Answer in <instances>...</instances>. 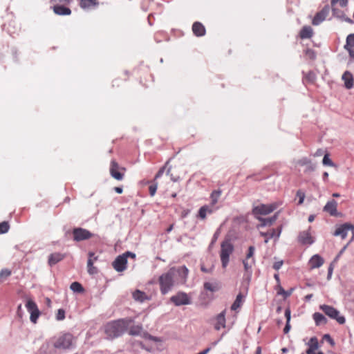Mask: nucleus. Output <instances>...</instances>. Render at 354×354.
<instances>
[{"label":"nucleus","mask_w":354,"mask_h":354,"mask_svg":"<svg viewBox=\"0 0 354 354\" xmlns=\"http://www.w3.org/2000/svg\"><path fill=\"white\" fill-rule=\"evenodd\" d=\"M344 48L347 51H348V49L354 48V34H350L347 36Z\"/></svg>","instance_id":"33"},{"label":"nucleus","mask_w":354,"mask_h":354,"mask_svg":"<svg viewBox=\"0 0 354 354\" xmlns=\"http://www.w3.org/2000/svg\"><path fill=\"white\" fill-rule=\"evenodd\" d=\"M9 230L8 223L3 221L0 223V234L6 233Z\"/></svg>","instance_id":"41"},{"label":"nucleus","mask_w":354,"mask_h":354,"mask_svg":"<svg viewBox=\"0 0 354 354\" xmlns=\"http://www.w3.org/2000/svg\"><path fill=\"white\" fill-rule=\"evenodd\" d=\"M290 328H291V326H290V323L286 322V326L283 328V333L285 334H287L290 331Z\"/></svg>","instance_id":"55"},{"label":"nucleus","mask_w":354,"mask_h":354,"mask_svg":"<svg viewBox=\"0 0 354 354\" xmlns=\"http://www.w3.org/2000/svg\"><path fill=\"white\" fill-rule=\"evenodd\" d=\"M201 271L203 272L209 273V272H212L213 268H211L209 269H207V268H206L204 266H201Z\"/></svg>","instance_id":"58"},{"label":"nucleus","mask_w":354,"mask_h":354,"mask_svg":"<svg viewBox=\"0 0 354 354\" xmlns=\"http://www.w3.org/2000/svg\"><path fill=\"white\" fill-rule=\"evenodd\" d=\"M170 301L176 306L189 305L191 304V299L185 292H178L170 298Z\"/></svg>","instance_id":"7"},{"label":"nucleus","mask_w":354,"mask_h":354,"mask_svg":"<svg viewBox=\"0 0 354 354\" xmlns=\"http://www.w3.org/2000/svg\"><path fill=\"white\" fill-rule=\"evenodd\" d=\"M53 10L57 15H70L71 14V10L64 5L54 4Z\"/></svg>","instance_id":"20"},{"label":"nucleus","mask_w":354,"mask_h":354,"mask_svg":"<svg viewBox=\"0 0 354 354\" xmlns=\"http://www.w3.org/2000/svg\"><path fill=\"white\" fill-rule=\"evenodd\" d=\"M26 308L30 314V319L31 322L34 324L37 323V321L40 315V312L36 303L32 300L29 299L26 304Z\"/></svg>","instance_id":"10"},{"label":"nucleus","mask_w":354,"mask_h":354,"mask_svg":"<svg viewBox=\"0 0 354 354\" xmlns=\"http://www.w3.org/2000/svg\"><path fill=\"white\" fill-rule=\"evenodd\" d=\"M279 207V203H273L271 204H261L252 209V214L256 218L261 217V215H267L272 212Z\"/></svg>","instance_id":"6"},{"label":"nucleus","mask_w":354,"mask_h":354,"mask_svg":"<svg viewBox=\"0 0 354 354\" xmlns=\"http://www.w3.org/2000/svg\"><path fill=\"white\" fill-rule=\"evenodd\" d=\"M313 317L317 326L324 325L327 322L326 318L320 313H315Z\"/></svg>","instance_id":"29"},{"label":"nucleus","mask_w":354,"mask_h":354,"mask_svg":"<svg viewBox=\"0 0 354 354\" xmlns=\"http://www.w3.org/2000/svg\"><path fill=\"white\" fill-rule=\"evenodd\" d=\"M349 230H352L353 234H354V225L346 223L338 226L333 232V235L335 236H340L342 239H344L347 236ZM353 236H353L352 239H353ZM352 240L353 239H351L350 241H352Z\"/></svg>","instance_id":"9"},{"label":"nucleus","mask_w":354,"mask_h":354,"mask_svg":"<svg viewBox=\"0 0 354 354\" xmlns=\"http://www.w3.org/2000/svg\"><path fill=\"white\" fill-rule=\"evenodd\" d=\"M348 54L351 58L354 59V48H351V49H348Z\"/></svg>","instance_id":"59"},{"label":"nucleus","mask_w":354,"mask_h":354,"mask_svg":"<svg viewBox=\"0 0 354 354\" xmlns=\"http://www.w3.org/2000/svg\"><path fill=\"white\" fill-rule=\"evenodd\" d=\"M158 187V183L156 181H153V183L149 187V194L151 196H153L156 192Z\"/></svg>","instance_id":"43"},{"label":"nucleus","mask_w":354,"mask_h":354,"mask_svg":"<svg viewBox=\"0 0 354 354\" xmlns=\"http://www.w3.org/2000/svg\"><path fill=\"white\" fill-rule=\"evenodd\" d=\"M337 203L336 201L332 199L327 202V203L324 207V211L328 212L330 215L331 216H337Z\"/></svg>","instance_id":"19"},{"label":"nucleus","mask_w":354,"mask_h":354,"mask_svg":"<svg viewBox=\"0 0 354 354\" xmlns=\"http://www.w3.org/2000/svg\"><path fill=\"white\" fill-rule=\"evenodd\" d=\"M243 296L242 295L241 293H239V295H237L235 301L233 302V304L231 306V309L232 310H237L238 308H239L241 306V305L243 304Z\"/></svg>","instance_id":"31"},{"label":"nucleus","mask_w":354,"mask_h":354,"mask_svg":"<svg viewBox=\"0 0 354 354\" xmlns=\"http://www.w3.org/2000/svg\"><path fill=\"white\" fill-rule=\"evenodd\" d=\"M314 219H315V216L312 214L308 216V220L309 222H313L314 221Z\"/></svg>","instance_id":"64"},{"label":"nucleus","mask_w":354,"mask_h":354,"mask_svg":"<svg viewBox=\"0 0 354 354\" xmlns=\"http://www.w3.org/2000/svg\"><path fill=\"white\" fill-rule=\"evenodd\" d=\"M313 35V30L309 26H304L299 32V36L301 39H309L312 37Z\"/></svg>","instance_id":"27"},{"label":"nucleus","mask_w":354,"mask_h":354,"mask_svg":"<svg viewBox=\"0 0 354 354\" xmlns=\"http://www.w3.org/2000/svg\"><path fill=\"white\" fill-rule=\"evenodd\" d=\"M216 209H217V207H214L210 204L209 205H203L198 210V217L203 220L207 217V214H212Z\"/></svg>","instance_id":"18"},{"label":"nucleus","mask_w":354,"mask_h":354,"mask_svg":"<svg viewBox=\"0 0 354 354\" xmlns=\"http://www.w3.org/2000/svg\"><path fill=\"white\" fill-rule=\"evenodd\" d=\"M203 286L206 290H209L210 292H215L218 290L216 286L209 282H205Z\"/></svg>","instance_id":"37"},{"label":"nucleus","mask_w":354,"mask_h":354,"mask_svg":"<svg viewBox=\"0 0 354 354\" xmlns=\"http://www.w3.org/2000/svg\"><path fill=\"white\" fill-rule=\"evenodd\" d=\"M128 322L125 319H118L106 324L104 332L110 339L121 336L127 330Z\"/></svg>","instance_id":"2"},{"label":"nucleus","mask_w":354,"mask_h":354,"mask_svg":"<svg viewBox=\"0 0 354 354\" xmlns=\"http://www.w3.org/2000/svg\"><path fill=\"white\" fill-rule=\"evenodd\" d=\"M189 270L185 266L172 267L158 279L160 292L168 293L176 284H185L187 279Z\"/></svg>","instance_id":"1"},{"label":"nucleus","mask_w":354,"mask_h":354,"mask_svg":"<svg viewBox=\"0 0 354 354\" xmlns=\"http://www.w3.org/2000/svg\"><path fill=\"white\" fill-rule=\"evenodd\" d=\"M11 275V271L8 269H2L0 272V279L6 278Z\"/></svg>","instance_id":"44"},{"label":"nucleus","mask_w":354,"mask_h":354,"mask_svg":"<svg viewBox=\"0 0 354 354\" xmlns=\"http://www.w3.org/2000/svg\"><path fill=\"white\" fill-rule=\"evenodd\" d=\"M74 337L70 333H66L59 337L54 342L53 346L59 349H68L73 346Z\"/></svg>","instance_id":"5"},{"label":"nucleus","mask_w":354,"mask_h":354,"mask_svg":"<svg viewBox=\"0 0 354 354\" xmlns=\"http://www.w3.org/2000/svg\"><path fill=\"white\" fill-rule=\"evenodd\" d=\"M296 196L299 198L298 204L301 205L305 199V192L299 189L297 192Z\"/></svg>","instance_id":"40"},{"label":"nucleus","mask_w":354,"mask_h":354,"mask_svg":"<svg viewBox=\"0 0 354 354\" xmlns=\"http://www.w3.org/2000/svg\"><path fill=\"white\" fill-rule=\"evenodd\" d=\"M254 252H255V248L252 245L250 246L248 248V253L246 254L245 259L251 260L252 259H254Z\"/></svg>","instance_id":"38"},{"label":"nucleus","mask_w":354,"mask_h":354,"mask_svg":"<svg viewBox=\"0 0 354 354\" xmlns=\"http://www.w3.org/2000/svg\"><path fill=\"white\" fill-rule=\"evenodd\" d=\"M64 318H65L64 310L62 309V308L59 309L56 314V319L58 321H62V320L64 319Z\"/></svg>","instance_id":"42"},{"label":"nucleus","mask_w":354,"mask_h":354,"mask_svg":"<svg viewBox=\"0 0 354 354\" xmlns=\"http://www.w3.org/2000/svg\"><path fill=\"white\" fill-rule=\"evenodd\" d=\"M125 170V168L120 167L115 160H111L109 171L113 178L117 180H123Z\"/></svg>","instance_id":"8"},{"label":"nucleus","mask_w":354,"mask_h":354,"mask_svg":"<svg viewBox=\"0 0 354 354\" xmlns=\"http://www.w3.org/2000/svg\"><path fill=\"white\" fill-rule=\"evenodd\" d=\"M70 288L74 292L81 293L84 292V288L79 282L77 281L73 282L71 284Z\"/></svg>","instance_id":"34"},{"label":"nucleus","mask_w":354,"mask_h":354,"mask_svg":"<svg viewBox=\"0 0 354 354\" xmlns=\"http://www.w3.org/2000/svg\"><path fill=\"white\" fill-rule=\"evenodd\" d=\"M342 80L344 81V86L347 89H351L354 86V78L352 73L348 71H345L342 76Z\"/></svg>","instance_id":"17"},{"label":"nucleus","mask_w":354,"mask_h":354,"mask_svg":"<svg viewBox=\"0 0 354 354\" xmlns=\"http://www.w3.org/2000/svg\"><path fill=\"white\" fill-rule=\"evenodd\" d=\"M319 308L330 318L335 319L339 324H344L346 322L345 317L340 315L339 310L331 306L323 304Z\"/></svg>","instance_id":"4"},{"label":"nucleus","mask_w":354,"mask_h":354,"mask_svg":"<svg viewBox=\"0 0 354 354\" xmlns=\"http://www.w3.org/2000/svg\"><path fill=\"white\" fill-rule=\"evenodd\" d=\"M254 354H261V348L260 346H258L256 349Z\"/></svg>","instance_id":"62"},{"label":"nucleus","mask_w":354,"mask_h":354,"mask_svg":"<svg viewBox=\"0 0 354 354\" xmlns=\"http://www.w3.org/2000/svg\"><path fill=\"white\" fill-rule=\"evenodd\" d=\"M309 348L308 349H311L313 351L317 350L319 347L318 340L315 337H311L308 342Z\"/></svg>","instance_id":"35"},{"label":"nucleus","mask_w":354,"mask_h":354,"mask_svg":"<svg viewBox=\"0 0 354 354\" xmlns=\"http://www.w3.org/2000/svg\"><path fill=\"white\" fill-rule=\"evenodd\" d=\"M351 243L348 242L345 246H344L341 250L339 251V252L338 253V254L337 255V257H335V260H337L340 257L341 255L344 252V251L346 250L348 245H349V243Z\"/></svg>","instance_id":"52"},{"label":"nucleus","mask_w":354,"mask_h":354,"mask_svg":"<svg viewBox=\"0 0 354 354\" xmlns=\"http://www.w3.org/2000/svg\"><path fill=\"white\" fill-rule=\"evenodd\" d=\"M324 263V259L319 254H314L309 260V266L311 270L321 267Z\"/></svg>","instance_id":"16"},{"label":"nucleus","mask_w":354,"mask_h":354,"mask_svg":"<svg viewBox=\"0 0 354 354\" xmlns=\"http://www.w3.org/2000/svg\"><path fill=\"white\" fill-rule=\"evenodd\" d=\"M348 0H339V3L341 7H344L346 6Z\"/></svg>","instance_id":"60"},{"label":"nucleus","mask_w":354,"mask_h":354,"mask_svg":"<svg viewBox=\"0 0 354 354\" xmlns=\"http://www.w3.org/2000/svg\"><path fill=\"white\" fill-rule=\"evenodd\" d=\"M306 78L310 82H313L315 80V75L313 72L310 71L306 76Z\"/></svg>","instance_id":"46"},{"label":"nucleus","mask_w":354,"mask_h":354,"mask_svg":"<svg viewBox=\"0 0 354 354\" xmlns=\"http://www.w3.org/2000/svg\"><path fill=\"white\" fill-rule=\"evenodd\" d=\"M324 339L329 342L332 346L335 344L334 340L331 338L330 335L328 334H325L324 335Z\"/></svg>","instance_id":"50"},{"label":"nucleus","mask_w":354,"mask_h":354,"mask_svg":"<svg viewBox=\"0 0 354 354\" xmlns=\"http://www.w3.org/2000/svg\"><path fill=\"white\" fill-rule=\"evenodd\" d=\"M97 0H80V6L83 9H91L98 6Z\"/></svg>","instance_id":"26"},{"label":"nucleus","mask_w":354,"mask_h":354,"mask_svg":"<svg viewBox=\"0 0 354 354\" xmlns=\"http://www.w3.org/2000/svg\"><path fill=\"white\" fill-rule=\"evenodd\" d=\"M225 327V310H223L216 317V323L214 326L216 330H219Z\"/></svg>","instance_id":"23"},{"label":"nucleus","mask_w":354,"mask_h":354,"mask_svg":"<svg viewBox=\"0 0 354 354\" xmlns=\"http://www.w3.org/2000/svg\"><path fill=\"white\" fill-rule=\"evenodd\" d=\"M73 239L75 241L87 240L93 236L92 233H91L88 230L82 227L74 228L73 230Z\"/></svg>","instance_id":"11"},{"label":"nucleus","mask_w":354,"mask_h":354,"mask_svg":"<svg viewBox=\"0 0 354 354\" xmlns=\"http://www.w3.org/2000/svg\"><path fill=\"white\" fill-rule=\"evenodd\" d=\"M17 313L19 317H21V316H22V306H21V304H19L18 306Z\"/></svg>","instance_id":"57"},{"label":"nucleus","mask_w":354,"mask_h":354,"mask_svg":"<svg viewBox=\"0 0 354 354\" xmlns=\"http://www.w3.org/2000/svg\"><path fill=\"white\" fill-rule=\"evenodd\" d=\"M165 166H163L162 167L159 171L157 172V174H156L155 177H154V179H153V181H156V180L159 178H160L162 174H164L165 172Z\"/></svg>","instance_id":"45"},{"label":"nucleus","mask_w":354,"mask_h":354,"mask_svg":"<svg viewBox=\"0 0 354 354\" xmlns=\"http://www.w3.org/2000/svg\"><path fill=\"white\" fill-rule=\"evenodd\" d=\"M141 328L139 326H136L135 328H133L130 330L129 333L132 335H138L140 332Z\"/></svg>","instance_id":"47"},{"label":"nucleus","mask_w":354,"mask_h":354,"mask_svg":"<svg viewBox=\"0 0 354 354\" xmlns=\"http://www.w3.org/2000/svg\"><path fill=\"white\" fill-rule=\"evenodd\" d=\"M127 259H126L124 255H119L116 257V259L113 261L112 266L113 268L117 272H122L127 268Z\"/></svg>","instance_id":"12"},{"label":"nucleus","mask_w":354,"mask_h":354,"mask_svg":"<svg viewBox=\"0 0 354 354\" xmlns=\"http://www.w3.org/2000/svg\"><path fill=\"white\" fill-rule=\"evenodd\" d=\"M309 228L308 230L302 231L298 236V241L303 245H311L314 243Z\"/></svg>","instance_id":"14"},{"label":"nucleus","mask_w":354,"mask_h":354,"mask_svg":"<svg viewBox=\"0 0 354 354\" xmlns=\"http://www.w3.org/2000/svg\"><path fill=\"white\" fill-rule=\"evenodd\" d=\"M222 194V191L221 189L214 190L210 194L211 203L210 205L214 206L218 203V199L220 198Z\"/></svg>","instance_id":"30"},{"label":"nucleus","mask_w":354,"mask_h":354,"mask_svg":"<svg viewBox=\"0 0 354 354\" xmlns=\"http://www.w3.org/2000/svg\"><path fill=\"white\" fill-rule=\"evenodd\" d=\"M192 30L194 34L197 37H201L205 34V28L204 26L200 22H194L192 26Z\"/></svg>","instance_id":"24"},{"label":"nucleus","mask_w":354,"mask_h":354,"mask_svg":"<svg viewBox=\"0 0 354 354\" xmlns=\"http://www.w3.org/2000/svg\"><path fill=\"white\" fill-rule=\"evenodd\" d=\"M333 265L330 264L328 269V276H327V279L329 280L330 278H331V276H332V274H333Z\"/></svg>","instance_id":"54"},{"label":"nucleus","mask_w":354,"mask_h":354,"mask_svg":"<svg viewBox=\"0 0 354 354\" xmlns=\"http://www.w3.org/2000/svg\"><path fill=\"white\" fill-rule=\"evenodd\" d=\"M284 315L286 318V322L290 323L291 318V311L289 308L285 310Z\"/></svg>","instance_id":"48"},{"label":"nucleus","mask_w":354,"mask_h":354,"mask_svg":"<svg viewBox=\"0 0 354 354\" xmlns=\"http://www.w3.org/2000/svg\"><path fill=\"white\" fill-rule=\"evenodd\" d=\"M114 190L115 191L116 193L118 194H122V192H123V189L122 187H115L114 188Z\"/></svg>","instance_id":"61"},{"label":"nucleus","mask_w":354,"mask_h":354,"mask_svg":"<svg viewBox=\"0 0 354 354\" xmlns=\"http://www.w3.org/2000/svg\"><path fill=\"white\" fill-rule=\"evenodd\" d=\"M122 255H124L126 259H127V258L129 257H131L132 259H135L136 257L135 253L129 251L125 252L124 253L122 254Z\"/></svg>","instance_id":"53"},{"label":"nucleus","mask_w":354,"mask_h":354,"mask_svg":"<svg viewBox=\"0 0 354 354\" xmlns=\"http://www.w3.org/2000/svg\"><path fill=\"white\" fill-rule=\"evenodd\" d=\"M243 264L244 266V270L245 272V274L248 276V278L250 279L252 275V267L255 264V259H252L251 260L243 259Z\"/></svg>","instance_id":"22"},{"label":"nucleus","mask_w":354,"mask_h":354,"mask_svg":"<svg viewBox=\"0 0 354 354\" xmlns=\"http://www.w3.org/2000/svg\"><path fill=\"white\" fill-rule=\"evenodd\" d=\"M322 163L324 165H326V166H330V167L335 166V164L333 163V162L330 159L328 154L324 155V156L323 158Z\"/></svg>","instance_id":"39"},{"label":"nucleus","mask_w":354,"mask_h":354,"mask_svg":"<svg viewBox=\"0 0 354 354\" xmlns=\"http://www.w3.org/2000/svg\"><path fill=\"white\" fill-rule=\"evenodd\" d=\"M51 1L54 3V4H59V5H61V4H69L70 3V0H51Z\"/></svg>","instance_id":"49"},{"label":"nucleus","mask_w":354,"mask_h":354,"mask_svg":"<svg viewBox=\"0 0 354 354\" xmlns=\"http://www.w3.org/2000/svg\"><path fill=\"white\" fill-rule=\"evenodd\" d=\"M278 216H279V212H276L272 216H271L270 218L257 217V219H258L261 222V224L259 226V227H266L268 225H272L277 219Z\"/></svg>","instance_id":"21"},{"label":"nucleus","mask_w":354,"mask_h":354,"mask_svg":"<svg viewBox=\"0 0 354 354\" xmlns=\"http://www.w3.org/2000/svg\"><path fill=\"white\" fill-rule=\"evenodd\" d=\"M281 233V227H279L278 229H272L270 232H260L261 236L266 237L265 243H267L270 239H278Z\"/></svg>","instance_id":"15"},{"label":"nucleus","mask_w":354,"mask_h":354,"mask_svg":"<svg viewBox=\"0 0 354 354\" xmlns=\"http://www.w3.org/2000/svg\"><path fill=\"white\" fill-rule=\"evenodd\" d=\"M328 177V173L326 172V171L324 172V174H323V179H324V180H326Z\"/></svg>","instance_id":"63"},{"label":"nucleus","mask_w":354,"mask_h":354,"mask_svg":"<svg viewBox=\"0 0 354 354\" xmlns=\"http://www.w3.org/2000/svg\"><path fill=\"white\" fill-rule=\"evenodd\" d=\"M65 257V255L59 253V252H55L51 254L48 257V264L50 266H53L57 263L58 262L61 261Z\"/></svg>","instance_id":"25"},{"label":"nucleus","mask_w":354,"mask_h":354,"mask_svg":"<svg viewBox=\"0 0 354 354\" xmlns=\"http://www.w3.org/2000/svg\"><path fill=\"white\" fill-rule=\"evenodd\" d=\"M282 265H283V261H276L273 264V268L276 270H278L281 268Z\"/></svg>","instance_id":"51"},{"label":"nucleus","mask_w":354,"mask_h":354,"mask_svg":"<svg viewBox=\"0 0 354 354\" xmlns=\"http://www.w3.org/2000/svg\"><path fill=\"white\" fill-rule=\"evenodd\" d=\"M223 336V334L221 335V337L218 339H217L216 341H214V342H212V343L210 344V346H209V347H211V348H212V347L216 346L218 344V342L221 340V339H222Z\"/></svg>","instance_id":"56"},{"label":"nucleus","mask_w":354,"mask_h":354,"mask_svg":"<svg viewBox=\"0 0 354 354\" xmlns=\"http://www.w3.org/2000/svg\"><path fill=\"white\" fill-rule=\"evenodd\" d=\"M329 12V8L325 6L321 11L318 12L313 19L312 24L314 26L319 25L325 20Z\"/></svg>","instance_id":"13"},{"label":"nucleus","mask_w":354,"mask_h":354,"mask_svg":"<svg viewBox=\"0 0 354 354\" xmlns=\"http://www.w3.org/2000/svg\"><path fill=\"white\" fill-rule=\"evenodd\" d=\"M94 256V253L92 252H90L88 253V259L87 261V268H88V272L90 274H95L97 272V269L93 266V260L92 259V257Z\"/></svg>","instance_id":"28"},{"label":"nucleus","mask_w":354,"mask_h":354,"mask_svg":"<svg viewBox=\"0 0 354 354\" xmlns=\"http://www.w3.org/2000/svg\"><path fill=\"white\" fill-rule=\"evenodd\" d=\"M292 291H293L292 288L290 289L289 290L286 291L281 286H279L277 294L283 295L284 298H287L292 294Z\"/></svg>","instance_id":"36"},{"label":"nucleus","mask_w":354,"mask_h":354,"mask_svg":"<svg viewBox=\"0 0 354 354\" xmlns=\"http://www.w3.org/2000/svg\"><path fill=\"white\" fill-rule=\"evenodd\" d=\"M133 297L136 301H138L140 302H142L147 299L146 294L144 292H142L138 290H136L133 293Z\"/></svg>","instance_id":"32"},{"label":"nucleus","mask_w":354,"mask_h":354,"mask_svg":"<svg viewBox=\"0 0 354 354\" xmlns=\"http://www.w3.org/2000/svg\"><path fill=\"white\" fill-rule=\"evenodd\" d=\"M234 249V245L230 240L227 239L221 243L220 257L223 268L227 266L230 261V256L233 253Z\"/></svg>","instance_id":"3"}]
</instances>
